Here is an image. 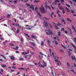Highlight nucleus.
Segmentation results:
<instances>
[{
    "label": "nucleus",
    "instance_id": "obj_1",
    "mask_svg": "<svg viewBox=\"0 0 76 76\" xmlns=\"http://www.w3.org/2000/svg\"><path fill=\"white\" fill-rule=\"evenodd\" d=\"M42 7L40 8V10L41 11L42 13H44L45 12V9H44V7H43V5H42Z\"/></svg>",
    "mask_w": 76,
    "mask_h": 76
},
{
    "label": "nucleus",
    "instance_id": "obj_2",
    "mask_svg": "<svg viewBox=\"0 0 76 76\" xmlns=\"http://www.w3.org/2000/svg\"><path fill=\"white\" fill-rule=\"evenodd\" d=\"M56 62L57 63V65L58 66H60V65H61V63L60 62V61H59L58 60H55Z\"/></svg>",
    "mask_w": 76,
    "mask_h": 76
},
{
    "label": "nucleus",
    "instance_id": "obj_3",
    "mask_svg": "<svg viewBox=\"0 0 76 76\" xmlns=\"http://www.w3.org/2000/svg\"><path fill=\"white\" fill-rule=\"evenodd\" d=\"M46 34L48 35H53V32H52V31H51L50 30H48V32L46 33Z\"/></svg>",
    "mask_w": 76,
    "mask_h": 76
},
{
    "label": "nucleus",
    "instance_id": "obj_4",
    "mask_svg": "<svg viewBox=\"0 0 76 76\" xmlns=\"http://www.w3.org/2000/svg\"><path fill=\"white\" fill-rule=\"evenodd\" d=\"M60 4L59 3L58 4V7L60 9V10H65L64 9V8H63V7H60Z\"/></svg>",
    "mask_w": 76,
    "mask_h": 76
},
{
    "label": "nucleus",
    "instance_id": "obj_5",
    "mask_svg": "<svg viewBox=\"0 0 76 76\" xmlns=\"http://www.w3.org/2000/svg\"><path fill=\"white\" fill-rule=\"evenodd\" d=\"M30 6V8L32 10H35V8H34V5H31Z\"/></svg>",
    "mask_w": 76,
    "mask_h": 76
},
{
    "label": "nucleus",
    "instance_id": "obj_6",
    "mask_svg": "<svg viewBox=\"0 0 76 76\" xmlns=\"http://www.w3.org/2000/svg\"><path fill=\"white\" fill-rule=\"evenodd\" d=\"M46 4V3H44V4L45 5V7H46V9H47V7H48V8H49V9H51V7H50L48 6Z\"/></svg>",
    "mask_w": 76,
    "mask_h": 76
},
{
    "label": "nucleus",
    "instance_id": "obj_7",
    "mask_svg": "<svg viewBox=\"0 0 76 76\" xmlns=\"http://www.w3.org/2000/svg\"><path fill=\"white\" fill-rule=\"evenodd\" d=\"M71 58L73 60H75V62H76V58H75V56H71Z\"/></svg>",
    "mask_w": 76,
    "mask_h": 76
},
{
    "label": "nucleus",
    "instance_id": "obj_8",
    "mask_svg": "<svg viewBox=\"0 0 76 76\" xmlns=\"http://www.w3.org/2000/svg\"><path fill=\"white\" fill-rule=\"evenodd\" d=\"M9 57H10V59L11 60H15V58L13 56H10Z\"/></svg>",
    "mask_w": 76,
    "mask_h": 76
},
{
    "label": "nucleus",
    "instance_id": "obj_9",
    "mask_svg": "<svg viewBox=\"0 0 76 76\" xmlns=\"http://www.w3.org/2000/svg\"><path fill=\"white\" fill-rule=\"evenodd\" d=\"M39 68H44V66L41 64L39 65Z\"/></svg>",
    "mask_w": 76,
    "mask_h": 76
},
{
    "label": "nucleus",
    "instance_id": "obj_10",
    "mask_svg": "<svg viewBox=\"0 0 76 76\" xmlns=\"http://www.w3.org/2000/svg\"><path fill=\"white\" fill-rule=\"evenodd\" d=\"M53 42L54 43V44H56V45H58V43L57 42H56V41H54Z\"/></svg>",
    "mask_w": 76,
    "mask_h": 76
},
{
    "label": "nucleus",
    "instance_id": "obj_11",
    "mask_svg": "<svg viewBox=\"0 0 76 76\" xmlns=\"http://www.w3.org/2000/svg\"><path fill=\"white\" fill-rule=\"evenodd\" d=\"M43 62L44 64V65H43L44 66V67H46L47 66V64L44 61V60H43Z\"/></svg>",
    "mask_w": 76,
    "mask_h": 76
},
{
    "label": "nucleus",
    "instance_id": "obj_12",
    "mask_svg": "<svg viewBox=\"0 0 76 76\" xmlns=\"http://www.w3.org/2000/svg\"><path fill=\"white\" fill-rule=\"evenodd\" d=\"M55 73V70L54 69H52V72L51 73L53 75V76L54 74Z\"/></svg>",
    "mask_w": 76,
    "mask_h": 76
},
{
    "label": "nucleus",
    "instance_id": "obj_13",
    "mask_svg": "<svg viewBox=\"0 0 76 76\" xmlns=\"http://www.w3.org/2000/svg\"><path fill=\"white\" fill-rule=\"evenodd\" d=\"M37 17H41V14H40V13H39V12H37Z\"/></svg>",
    "mask_w": 76,
    "mask_h": 76
},
{
    "label": "nucleus",
    "instance_id": "obj_14",
    "mask_svg": "<svg viewBox=\"0 0 76 76\" xmlns=\"http://www.w3.org/2000/svg\"><path fill=\"white\" fill-rule=\"evenodd\" d=\"M59 1L58 0H56L54 1V3L55 4H57V3H58Z\"/></svg>",
    "mask_w": 76,
    "mask_h": 76
},
{
    "label": "nucleus",
    "instance_id": "obj_15",
    "mask_svg": "<svg viewBox=\"0 0 76 76\" xmlns=\"http://www.w3.org/2000/svg\"><path fill=\"white\" fill-rule=\"evenodd\" d=\"M1 66L2 67H3V68H6V67H7V66H6V65H1Z\"/></svg>",
    "mask_w": 76,
    "mask_h": 76
},
{
    "label": "nucleus",
    "instance_id": "obj_16",
    "mask_svg": "<svg viewBox=\"0 0 76 76\" xmlns=\"http://www.w3.org/2000/svg\"><path fill=\"white\" fill-rule=\"evenodd\" d=\"M40 1L38 0H34V3H38V2H39Z\"/></svg>",
    "mask_w": 76,
    "mask_h": 76
},
{
    "label": "nucleus",
    "instance_id": "obj_17",
    "mask_svg": "<svg viewBox=\"0 0 76 76\" xmlns=\"http://www.w3.org/2000/svg\"><path fill=\"white\" fill-rule=\"evenodd\" d=\"M28 53V51L27 52H23L22 53V54H27Z\"/></svg>",
    "mask_w": 76,
    "mask_h": 76
},
{
    "label": "nucleus",
    "instance_id": "obj_18",
    "mask_svg": "<svg viewBox=\"0 0 76 76\" xmlns=\"http://www.w3.org/2000/svg\"><path fill=\"white\" fill-rule=\"evenodd\" d=\"M72 29H73L74 31H75V32L76 33V30L75 28V27H74V26H72Z\"/></svg>",
    "mask_w": 76,
    "mask_h": 76
},
{
    "label": "nucleus",
    "instance_id": "obj_19",
    "mask_svg": "<svg viewBox=\"0 0 76 76\" xmlns=\"http://www.w3.org/2000/svg\"><path fill=\"white\" fill-rule=\"evenodd\" d=\"M54 58L55 61V62H56V60H58V57L55 56L54 57Z\"/></svg>",
    "mask_w": 76,
    "mask_h": 76
},
{
    "label": "nucleus",
    "instance_id": "obj_20",
    "mask_svg": "<svg viewBox=\"0 0 76 76\" xmlns=\"http://www.w3.org/2000/svg\"><path fill=\"white\" fill-rule=\"evenodd\" d=\"M16 26H18L19 28H21V27H22L21 26H19V24H18V23H16Z\"/></svg>",
    "mask_w": 76,
    "mask_h": 76
},
{
    "label": "nucleus",
    "instance_id": "obj_21",
    "mask_svg": "<svg viewBox=\"0 0 76 76\" xmlns=\"http://www.w3.org/2000/svg\"><path fill=\"white\" fill-rule=\"evenodd\" d=\"M54 25H55V28H56V29H60V28H58V27L57 26L56 24V23H54Z\"/></svg>",
    "mask_w": 76,
    "mask_h": 76
},
{
    "label": "nucleus",
    "instance_id": "obj_22",
    "mask_svg": "<svg viewBox=\"0 0 76 76\" xmlns=\"http://www.w3.org/2000/svg\"><path fill=\"white\" fill-rule=\"evenodd\" d=\"M44 25L45 26V27H47V26L48 24L47 22H45L44 23Z\"/></svg>",
    "mask_w": 76,
    "mask_h": 76
},
{
    "label": "nucleus",
    "instance_id": "obj_23",
    "mask_svg": "<svg viewBox=\"0 0 76 76\" xmlns=\"http://www.w3.org/2000/svg\"><path fill=\"white\" fill-rule=\"evenodd\" d=\"M72 45L73 47H74L75 48V53H76V46H75V45H73V44H72Z\"/></svg>",
    "mask_w": 76,
    "mask_h": 76
},
{
    "label": "nucleus",
    "instance_id": "obj_24",
    "mask_svg": "<svg viewBox=\"0 0 76 76\" xmlns=\"http://www.w3.org/2000/svg\"><path fill=\"white\" fill-rule=\"evenodd\" d=\"M31 36L32 38L34 39L36 37V36L34 35H31Z\"/></svg>",
    "mask_w": 76,
    "mask_h": 76
},
{
    "label": "nucleus",
    "instance_id": "obj_25",
    "mask_svg": "<svg viewBox=\"0 0 76 76\" xmlns=\"http://www.w3.org/2000/svg\"><path fill=\"white\" fill-rule=\"evenodd\" d=\"M25 35H26V36H27V37H28V39H29V38H30V37H29V35H28V34H25Z\"/></svg>",
    "mask_w": 76,
    "mask_h": 76
},
{
    "label": "nucleus",
    "instance_id": "obj_26",
    "mask_svg": "<svg viewBox=\"0 0 76 76\" xmlns=\"http://www.w3.org/2000/svg\"><path fill=\"white\" fill-rule=\"evenodd\" d=\"M69 50V51H72V50L71 49H70V46H69L68 47Z\"/></svg>",
    "mask_w": 76,
    "mask_h": 76
},
{
    "label": "nucleus",
    "instance_id": "obj_27",
    "mask_svg": "<svg viewBox=\"0 0 76 76\" xmlns=\"http://www.w3.org/2000/svg\"><path fill=\"white\" fill-rule=\"evenodd\" d=\"M47 42H48V43L49 45H50V47H52V46H51V45H50V41H49L48 40Z\"/></svg>",
    "mask_w": 76,
    "mask_h": 76
},
{
    "label": "nucleus",
    "instance_id": "obj_28",
    "mask_svg": "<svg viewBox=\"0 0 76 76\" xmlns=\"http://www.w3.org/2000/svg\"><path fill=\"white\" fill-rule=\"evenodd\" d=\"M19 70H25L26 69L23 68H19Z\"/></svg>",
    "mask_w": 76,
    "mask_h": 76
},
{
    "label": "nucleus",
    "instance_id": "obj_29",
    "mask_svg": "<svg viewBox=\"0 0 76 76\" xmlns=\"http://www.w3.org/2000/svg\"><path fill=\"white\" fill-rule=\"evenodd\" d=\"M44 42H42V41L41 42V45L44 46Z\"/></svg>",
    "mask_w": 76,
    "mask_h": 76
},
{
    "label": "nucleus",
    "instance_id": "obj_30",
    "mask_svg": "<svg viewBox=\"0 0 76 76\" xmlns=\"http://www.w3.org/2000/svg\"><path fill=\"white\" fill-rule=\"evenodd\" d=\"M60 13V11H59V10H57V13L58 14V13Z\"/></svg>",
    "mask_w": 76,
    "mask_h": 76
},
{
    "label": "nucleus",
    "instance_id": "obj_31",
    "mask_svg": "<svg viewBox=\"0 0 76 76\" xmlns=\"http://www.w3.org/2000/svg\"><path fill=\"white\" fill-rule=\"evenodd\" d=\"M19 31H20V29H19V28H18L17 30V31H16L17 33H18L19 32Z\"/></svg>",
    "mask_w": 76,
    "mask_h": 76
},
{
    "label": "nucleus",
    "instance_id": "obj_32",
    "mask_svg": "<svg viewBox=\"0 0 76 76\" xmlns=\"http://www.w3.org/2000/svg\"><path fill=\"white\" fill-rule=\"evenodd\" d=\"M0 56H2V57H3L4 58V59H6V58L4 56H3V55H1Z\"/></svg>",
    "mask_w": 76,
    "mask_h": 76
},
{
    "label": "nucleus",
    "instance_id": "obj_33",
    "mask_svg": "<svg viewBox=\"0 0 76 76\" xmlns=\"http://www.w3.org/2000/svg\"><path fill=\"white\" fill-rule=\"evenodd\" d=\"M69 33L70 34H73V33L72 32V30H69Z\"/></svg>",
    "mask_w": 76,
    "mask_h": 76
},
{
    "label": "nucleus",
    "instance_id": "obj_34",
    "mask_svg": "<svg viewBox=\"0 0 76 76\" xmlns=\"http://www.w3.org/2000/svg\"><path fill=\"white\" fill-rule=\"evenodd\" d=\"M66 9L67 12H70V9L67 7L66 8Z\"/></svg>",
    "mask_w": 76,
    "mask_h": 76
},
{
    "label": "nucleus",
    "instance_id": "obj_35",
    "mask_svg": "<svg viewBox=\"0 0 76 76\" xmlns=\"http://www.w3.org/2000/svg\"><path fill=\"white\" fill-rule=\"evenodd\" d=\"M67 66L68 67H70V64H69V62H67Z\"/></svg>",
    "mask_w": 76,
    "mask_h": 76
},
{
    "label": "nucleus",
    "instance_id": "obj_36",
    "mask_svg": "<svg viewBox=\"0 0 76 76\" xmlns=\"http://www.w3.org/2000/svg\"><path fill=\"white\" fill-rule=\"evenodd\" d=\"M54 12H52L51 14V17H52V15H54Z\"/></svg>",
    "mask_w": 76,
    "mask_h": 76
},
{
    "label": "nucleus",
    "instance_id": "obj_37",
    "mask_svg": "<svg viewBox=\"0 0 76 76\" xmlns=\"http://www.w3.org/2000/svg\"><path fill=\"white\" fill-rule=\"evenodd\" d=\"M61 34H60V32H58V36H60Z\"/></svg>",
    "mask_w": 76,
    "mask_h": 76
},
{
    "label": "nucleus",
    "instance_id": "obj_38",
    "mask_svg": "<svg viewBox=\"0 0 76 76\" xmlns=\"http://www.w3.org/2000/svg\"><path fill=\"white\" fill-rule=\"evenodd\" d=\"M7 18H9L10 16V15L8 14L7 15Z\"/></svg>",
    "mask_w": 76,
    "mask_h": 76
},
{
    "label": "nucleus",
    "instance_id": "obj_39",
    "mask_svg": "<svg viewBox=\"0 0 76 76\" xmlns=\"http://www.w3.org/2000/svg\"><path fill=\"white\" fill-rule=\"evenodd\" d=\"M62 46L64 47V48H66V47L63 45H62Z\"/></svg>",
    "mask_w": 76,
    "mask_h": 76
},
{
    "label": "nucleus",
    "instance_id": "obj_40",
    "mask_svg": "<svg viewBox=\"0 0 76 76\" xmlns=\"http://www.w3.org/2000/svg\"><path fill=\"white\" fill-rule=\"evenodd\" d=\"M64 28H63L61 30V31H64Z\"/></svg>",
    "mask_w": 76,
    "mask_h": 76
},
{
    "label": "nucleus",
    "instance_id": "obj_41",
    "mask_svg": "<svg viewBox=\"0 0 76 76\" xmlns=\"http://www.w3.org/2000/svg\"><path fill=\"white\" fill-rule=\"evenodd\" d=\"M66 20L68 21H70V18H66Z\"/></svg>",
    "mask_w": 76,
    "mask_h": 76
},
{
    "label": "nucleus",
    "instance_id": "obj_42",
    "mask_svg": "<svg viewBox=\"0 0 76 76\" xmlns=\"http://www.w3.org/2000/svg\"><path fill=\"white\" fill-rule=\"evenodd\" d=\"M12 68L14 69H16V68L15 66H12Z\"/></svg>",
    "mask_w": 76,
    "mask_h": 76
},
{
    "label": "nucleus",
    "instance_id": "obj_43",
    "mask_svg": "<svg viewBox=\"0 0 76 76\" xmlns=\"http://www.w3.org/2000/svg\"><path fill=\"white\" fill-rule=\"evenodd\" d=\"M26 5H27V6L28 7V6H30L31 5L28 4H26Z\"/></svg>",
    "mask_w": 76,
    "mask_h": 76
},
{
    "label": "nucleus",
    "instance_id": "obj_44",
    "mask_svg": "<svg viewBox=\"0 0 76 76\" xmlns=\"http://www.w3.org/2000/svg\"><path fill=\"white\" fill-rule=\"evenodd\" d=\"M66 6L68 7H70V6H69V5H68L67 4H66Z\"/></svg>",
    "mask_w": 76,
    "mask_h": 76
},
{
    "label": "nucleus",
    "instance_id": "obj_45",
    "mask_svg": "<svg viewBox=\"0 0 76 76\" xmlns=\"http://www.w3.org/2000/svg\"><path fill=\"white\" fill-rule=\"evenodd\" d=\"M13 1L14 3V4H16V3H17V1L16 0H15V1Z\"/></svg>",
    "mask_w": 76,
    "mask_h": 76
},
{
    "label": "nucleus",
    "instance_id": "obj_46",
    "mask_svg": "<svg viewBox=\"0 0 76 76\" xmlns=\"http://www.w3.org/2000/svg\"><path fill=\"white\" fill-rule=\"evenodd\" d=\"M19 60H23V58H19Z\"/></svg>",
    "mask_w": 76,
    "mask_h": 76
},
{
    "label": "nucleus",
    "instance_id": "obj_47",
    "mask_svg": "<svg viewBox=\"0 0 76 76\" xmlns=\"http://www.w3.org/2000/svg\"><path fill=\"white\" fill-rule=\"evenodd\" d=\"M12 25L13 26H15V23H12Z\"/></svg>",
    "mask_w": 76,
    "mask_h": 76
},
{
    "label": "nucleus",
    "instance_id": "obj_48",
    "mask_svg": "<svg viewBox=\"0 0 76 76\" xmlns=\"http://www.w3.org/2000/svg\"><path fill=\"white\" fill-rule=\"evenodd\" d=\"M29 66H31V67L34 66V65H31V64H30L29 65Z\"/></svg>",
    "mask_w": 76,
    "mask_h": 76
},
{
    "label": "nucleus",
    "instance_id": "obj_49",
    "mask_svg": "<svg viewBox=\"0 0 76 76\" xmlns=\"http://www.w3.org/2000/svg\"><path fill=\"white\" fill-rule=\"evenodd\" d=\"M15 70L11 69V72H15Z\"/></svg>",
    "mask_w": 76,
    "mask_h": 76
},
{
    "label": "nucleus",
    "instance_id": "obj_50",
    "mask_svg": "<svg viewBox=\"0 0 76 76\" xmlns=\"http://www.w3.org/2000/svg\"><path fill=\"white\" fill-rule=\"evenodd\" d=\"M60 51L62 53H63V49H61Z\"/></svg>",
    "mask_w": 76,
    "mask_h": 76
},
{
    "label": "nucleus",
    "instance_id": "obj_51",
    "mask_svg": "<svg viewBox=\"0 0 76 76\" xmlns=\"http://www.w3.org/2000/svg\"><path fill=\"white\" fill-rule=\"evenodd\" d=\"M64 31L65 34H67L68 33V32H67V31Z\"/></svg>",
    "mask_w": 76,
    "mask_h": 76
},
{
    "label": "nucleus",
    "instance_id": "obj_52",
    "mask_svg": "<svg viewBox=\"0 0 76 76\" xmlns=\"http://www.w3.org/2000/svg\"><path fill=\"white\" fill-rule=\"evenodd\" d=\"M38 7H36L35 8V10H38Z\"/></svg>",
    "mask_w": 76,
    "mask_h": 76
},
{
    "label": "nucleus",
    "instance_id": "obj_53",
    "mask_svg": "<svg viewBox=\"0 0 76 76\" xmlns=\"http://www.w3.org/2000/svg\"><path fill=\"white\" fill-rule=\"evenodd\" d=\"M62 13L63 14L65 13V11H64V10H62Z\"/></svg>",
    "mask_w": 76,
    "mask_h": 76
},
{
    "label": "nucleus",
    "instance_id": "obj_54",
    "mask_svg": "<svg viewBox=\"0 0 76 76\" xmlns=\"http://www.w3.org/2000/svg\"><path fill=\"white\" fill-rule=\"evenodd\" d=\"M19 74H20V72L19 71H18L17 73V75H19Z\"/></svg>",
    "mask_w": 76,
    "mask_h": 76
},
{
    "label": "nucleus",
    "instance_id": "obj_55",
    "mask_svg": "<svg viewBox=\"0 0 76 76\" xmlns=\"http://www.w3.org/2000/svg\"><path fill=\"white\" fill-rule=\"evenodd\" d=\"M72 1H75V3H76V0H72Z\"/></svg>",
    "mask_w": 76,
    "mask_h": 76
},
{
    "label": "nucleus",
    "instance_id": "obj_56",
    "mask_svg": "<svg viewBox=\"0 0 76 76\" xmlns=\"http://www.w3.org/2000/svg\"><path fill=\"white\" fill-rule=\"evenodd\" d=\"M26 27H30V26L28 25H26Z\"/></svg>",
    "mask_w": 76,
    "mask_h": 76
},
{
    "label": "nucleus",
    "instance_id": "obj_57",
    "mask_svg": "<svg viewBox=\"0 0 76 76\" xmlns=\"http://www.w3.org/2000/svg\"><path fill=\"white\" fill-rule=\"evenodd\" d=\"M57 25L58 26H60V25H61V24H60V23H58Z\"/></svg>",
    "mask_w": 76,
    "mask_h": 76
},
{
    "label": "nucleus",
    "instance_id": "obj_58",
    "mask_svg": "<svg viewBox=\"0 0 76 76\" xmlns=\"http://www.w3.org/2000/svg\"><path fill=\"white\" fill-rule=\"evenodd\" d=\"M71 12L73 13H75V12H74V11H73V10L71 11Z\"/></svg>",
    "mask_w": 76,
    "mask_h": 76
},
{
    "label": "nucleus",
    "instance_id": "obj_59",
    "mask_svg": "<svg viewBox=\"0 0 76 76\" xmlns=\"http://www.w3.org/2000/svg\"><path fill=\"white\" fill-rule=\"evenodd\" d=\"M62 22H64V20H63V19H62Z\"/></svg>",
    "mask_w": 76,
    "mask_h": 76
},
{
    "label": "nucleus",
    "instance_id": "obj_60",
    "mask_svg": "<svg viewBox=\"0 0 76 76\" xmlns=\"http://www.w3.org/2000/svg\"><path fill=\"white\" fill-rule=\"evenodd\" d=\"M15 53H19V52L18 51H16Z\"/></svg>",
    "mask_w": 76,
    "mask_h": 76
},
{
    "label": "nucleus",
    "instance_id": "obj_61",
    "mask_svg": "<svg viewBox=\"0 0 76 76\" xmlns=\"http://www.w3.org/2000/svg\"><path fill=\"white\" fill-rule=\"evenodd\" d=\"M33 45V46H35V44H34V43H33V45Z\"/></svg>",
    "mask_w": 76,
    "mask_h": 76
},
{
    "label": "nucleus",
    "instance_id": "obj_62",
    "mask_svg": "<svg viewBox=\"0 0 76 76\" xmlns=\"http://www.w3.org/2000/svg\"><path fill=\"white\" fill-rule=\"evenodd\" d=\"M74 67H76V64H74Z\"/></svg>",
    "mask_w": 76,
    "mask_h": 76
},
{
    "label": "nucleus",
    "instance_id": "obj_63",
    "mask_svg": "<svg viewBox=\"0 0 76 76\" xmlns=\"http://www.w3.org/2000/svg\"><path fill=\"white\" fill-rule=\"evenodd\" d=\"M74 41V42H75V43H76V40H75Z\"/></svg>",
    "mask_w": 76,
    "mask_h": 76
},
{
    "label": "nucleus",
    "instance_id": "obj_64",
    "mask_svg": "<svg viewBox=\"0 0 76 76\" xmlns=\"http://www.w3.org/2000/svg\"><path fill=\"white\" fill-rule=\"evenodd\" d=\"M74 41V42H75V43H76V40H75Z\"/></svg>",
    "mask_w": 76,
    "mask_h": 76
}]
</instances>
